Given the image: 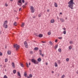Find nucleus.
Masks as SVG:
<instances>
[{"label":"nucleus","instance_id":"f257e3e1","mask_svg":"<svg viewBox=\"0 0 78 78\" xmlns=\"http://www.w3.org/2000/svg\"><path fill=\"white\" fill-rule=\"evenodd\" d=\"M68 7L69 8H70L71 9H73V5L74 4V2H73V0H70L69 2H68Z\"/></svg>","mask_w":78,"mask_h":78},{"label":"nucleus","instance_id":"f03ea898","mask_svg":"<svg viewBox=\"0 0 78 78\" xmlns=\"http://www.w3.org/2000/svg\"><path fill=\"white\" fill-rule=\"evenodd\" d=\"M31 61L33 63H34L35 64H37L39 63V62H37V61L36 60L32 58L31 59Z\"/></svg>","mask_w":78,"mask_h":78},{"label":"nucleus","instance_id":"7ed1b4c3","mask_svg":"<svg viewBox=\"0 0 78 78\" xmlns=\"http://www.w3.org/2000/svg\"><path fill=\"white\" fill-rule=\"evenodd\" d=\"M14 47L15 48H16V50H17L19 48V45H18L17 44H16L14 45Z\"/></svg>","mask_w":78,"mask_h":78},{"label":"nucleus","instance_id":"20e7f679","mask_svg":"<svg viewBox=\"0 0 78 78\" xmlns=\"http://www.w3.org/2000/svg\"><path fill=\"white\" fill-rule=\"evenodd\" d=\"M17 3H18V5H19L20 6H22V3L21 0H19L18 1V2Z\"/></svg>","mask_w":78,"mask_h":78},{"label":"nucleus","instance_id":"39448f33","mask_svg":"<svg viewBox=\"0 0 78 78\" xmlns=\"http://www.w3.org/2000/svg\"><path fill=\"white\" fill-rule=\"evenodd\" d=\"M30 10L32 12H34V8L33 6H31L30 7Z\"/></svg>","mask_w":78,"mask_h":78},{"label":"nucleus","instance_id":"423d86ee","mask_svg":"<svg viewBox=\"0 0 78 78\" xmlns=\"http://www.w3.org/2000/svg\"><path fill=\"white\" fill-rule=\"evenodd\" d=\"M24 44L26 47V48H28V44H27V41H25Z\"/></svg>","mask_w":78,"mask_h":78},{"label":"nucleus","instance_id":"0eeeda50","mask_svg":"<svg viewBox=\"0 0 78 78\" xmlns=\"http://www.w3.org/2000/svg\"><path fill=\"white\" fill-rule=\"evenodd\" d=\"M51 23H55V20L53 19H52L51 20Z\"/></svg>","mask_w":78,"mask_h":78},{"label":"nucleus","instance_id":"6e6552de","mask_svg":"<svg viewBox=\"0 0 78 78\" xmlns=\"http://www.w3.org/2000/svg\"><path fill=\"white\" fill-rule=\"evenodd\" d=\"M17 75L18 76L19 78H20L21 77V75H20V73L19 72H17Z\"/></svg>","mask_w":78,"mask_h":78},{"label":"nucleus","instance_id":"1a4fd4ad","mask_svg":"<svg viewBox=\"0 0 78 78\" xmlns=\"http://www.w3.org/2000/svg\"><path fill=\"white\" fill-rule=\"evenodd\" d=\"M3 27H4L5 28V29H6V28H8V25L7 24H5L3 25Z\"/></svg>","mask_w":78,"mask_h":78},{"label":"nucleus","instance_id":"9d476101","mask_svg":"<svg viewBox=\"0 0 78 78\" xmlns=\"http://www.w3.org/2000/svg\"><path fill=\"white\" fill-rule=\"evenodd\" d=\"M60 20L61 21V22H64L65 21V20L62 18H60Z\"/></svg>","mask_w":78,"mask_h":78},{"label":"nucleus","instance_id":"9b49d317","mask_svg":"<svg viewBox=\"0 0 78 78\" xmlns=\"http://www.w3.org/2000/svg\"><path fill=\"white\" fill-rule=\"evenodd\" d=\"M12 67L13 68H15V65H14V63L12 62Z\"/></svg>","mask_w":78,"mask_h":78},{"label":"nucleus","instance_id":"f8f14e48","mask_svg":"<svg viewBox=\"0 0 78 78\" xmlns=\"http://www.w3.org/2000/svg\"><path fill=\"white\" fill-rule=\"evenodd\" d=\"M8 23V21L7 20H6L5 21L4 23V24L3 25H6V24H7V23Z\"/></svg>","mask_w":78,"mask_h":78},{"label":"nucleus","instance_id":"ddd939ff","mask_svg":"<svg viewBox=\"0 0 78 78\" xmlns=\"http://www.w3.org/2000/svg\"><path fill=\"white\" fill-rule=\"evenodd\" d=\"M24 76L25 77H26L27 76V72H24Z\"/></svg>","mask_w":78,"mask_h":78},{"label":"nucleus","instance_id":"4468645a","mask_svg":"<svg viewBox=\"0 0 78 78\" xmlns=\"http://www.w3.org/2000/svg\"><path fill=\"white\" fill-rule=\"evenodd\" d=\"M54 5L55 7H58V4L56 2H54Z\"/></svg>","mask_w":78,"mask_h":78},{"label":"nucleus","instance_id":"2eb2a0df","mask_svg":"<svg viewBox=\"0 0 78 78\" xmlns=\"http://www.w3.org/2000/svg\"><path fill=\"white\" fill-rule=\"evenodd\" d=\"M37 61H38V62H41V58H39L37 59Z\"/></svg>","mask_w":78,"mask_h":78},{"label":"nucleus","instance_id":"dca6fc26","mask_svg":"<svg viewBox=\"0 0 78 78\" xmlns=\"http://www.w3.org/2000/svg\"><path fill=\"white\" fill-rule=\"evenodd\" d=\"M58 52L61 53V51H62V50H61V48H59L58 49Z\"/></svg>","mask_w":78,"mask_h":78},{"label":"nucleus","instance_id":"f3484780","mask_svg":"<svg viewBox=\"0 0 78 78\" xmlns=\"http://www.w3.org/2000/svg\"><path fill=\"white\" fill-rule=\"evenodd\" d=\"M11 53V51H7V54L8 55H10Z\"/></svg>","mask_w":78,"mask_h":78},{"label":"nucleus","instance_id":"a211bd4d","mask_svg":"<svg viewBox=\"0 0 78 78\" xmlns=\"http://www.w3.org/2000/svg\"><path fill=\"white\" fill-rule=\"evenodd\" d=\"M38 36L39 37H42L43 36V35L42 34H40Z\"/></svg>","mask_w":78,"mask_h":78},{"label":"nucleus","instance_id":"6ab92c4d","mask_svg":"<svg viewBox=\"0 0 78 78\" xmlns=\"http://www.w3.org/2000/svg\"><path fill=\"white\" fill-rule=\"evenodd\" d=\"M48 34L50 35V34H51V30H50L48 33Z\"/></svg>","mask_w":78,"mask_h":78},{"label":"nucleus","instance_id":"aec40b11","mask_svg":"<svg viewBox=\"0 0 78 78\" xmlns=\"http://www.w3.org/2000/svg\"><path fill=\"white\" fill-rule=\"evenodd\" d=\"M55 67H58V64H57L56 62H55Z\"/></svg>","mask_w":78,"mask_h":78},{"label":"nucleus","instance_id":"412c9836","mask_svg":"<svg viewBox=\"0 0 78 78\" xmlns=\"http://www.w3.org/2000/svg\"><path fill=\"white\" fill-rule=\"evenodd\" d=\"M13 72L14 74L16 73V69L14 70L13 71Z\"/></svg>","mask_w":78,"mask_h":78},{"label":"nucleus","instance_id":"4be33fe9","mask_svg":"<svg viewBox=\"0 0 78 78\" xmlns=\"http://www.w3.org/2000/svg\"><path fill=\"white\" fill-rule=\"evenodd\" d=\"M34 50H39V48H38L35 47L34 48Z\"/></svg>","mask_w":78,"mask_h":78},{"label":"nucleus","instance_id":"5701e85b","mask_svg":"<svg viewBox=\"0 0 78 78\" xmlns=\"http://www.w3.org/2000/svg\"><path fill=\"white\" fill-rule=\"evenodd\" d=\"M49 44L50 45H53V43H52V42L51 41H50L49 42Z\"/></svg>","mask_w":78,"mask_h":78},{"label":"nucleus","instance_id":"b1692460","mask_svg":"<svg viewBox=\"0 0 78 78\" xmlns=\"http://www.w3.org/2000/svg\"><path fill=\"white\" fill-rule=\"evenodd\" d=\"M21 27H24V23H23L21 24Z\"/></svg>","mask_w":78,"mask_h":78},{"label":"nucleus","instance_id":"393cba45","mask_svg":"<svg viewBox=\"0 0 78 78\" xmlns=\"http://www.w3.org/2000/svg\"><path fill=\"white\" fill-rule=\"evenodd\" d=\"M61 61L59 60H58V64H60L61 63Z\"/></svg>","mask_w":78,"mask_h":78},{"label":"nucleus","instance_id":"a878e982","mask_svg":"<svg viewBox=\"0 0 78 78\" xmlns=\"http://www.w3.org/2000/svg\"><path fill=\"white\" fill-rule=\"evenodd\" d=\"M66 61L67 62H69V58H67L66 59Z\"/></svg>","mask_w":78,"mask_h":78},{"label":"nucleus","instance_id":"bb28decb","mask_svg":"<svg viewBox=\"0 0 78 78\" xmlns=\"http://www.w3.org/2000/svg\"><path fill=\"white\" fill-rule=\"evenodd\" d=\"M63 34H66V31L64 30L63 31Z\"/></svg>","mask_w":78,"mask_h":78},{"label":"nucleus","instance_id":"cd10ccee","mask_svg":"<svg viewBox=\"0 0 78 78\" xmlns=\"http://www.w3.org/2000/svg\"><path fill=\"white\" fill-rule=\"evenodd\" d=\"M20 66H21V67H24V66H23V65L22 64H20Z\"/></svg>","mask_w":78,"mask_h":78},{"label":"nucleus","instance_id":"c85d7f7f","mask_svg":"<svg viewBox=\"0 0 78 78\" xmlns=\"http://www.w3.org/2000/svg\"><path fill=\"white\" fill-rule=\"evenodd\" d=\"M58 39H62V37H58Z\"/></svg>","mask_w":78,"mask_h":78},{"label":"nucleus","instance_id":"c756f323","mask_svg":"<svg viewBox=\"0 0 78 78\" xmlns=\"http://www.w3.org/2000/svg\"><path fill=\"white\" fill-rule=\"evenodd\" d=\"M14 25L15 26H16V25H17V23H16V22H15L14 23Z\"/></svg>","mask_w":78,"mask_h":78},{"label":"nucleus","instance_id":"7c9ffc66","mask_svg":"<svg viewBox=\"0 0 78 78\" xmlns=\"http://www.w3.org/2000/svg\"><path fill=\"white\" fill-rule=\"evenodd\" d=\"M5 62H8V58H6L5 59Z\"/></svg>","mask_w":78,"mask_h":78},{"label":"nucleus","instance_id":"2f4dec72","mask_svg":"<svg viewBox=\"0 0 78 78\" xmlns=\"http://www.w3.org/2000/svg\"><path fill=\"white\" fill-rule=\"evenodd\" d=\"M29 76L30 77V78H32V77H33V75H32L30 74L29 75Z\"/></svg>","mask_w":78,"mask_h":78},{"label":"nucleus","instance_id":"473e14b6","mask_svg":"<svg viewBox=\"0 0 78 78\" xmlns=\"http://www.w3.org/2000/svg\"><path fill=\"white\" fill-rule=\"evenodd\" d=\"M4 78H8V77H7V76H6V75H5L3 77Z\"/></svg>","mask_w":78,"mask_h":78},{"label":"nucleus","instance_id":"72a5a7b5","mask_svg":"<svg viewBox=\"0 0 78 78\" xmlns=\"http://www.w3.org/2000/svg\"><path fill=\"white\" fill-rule=\"evenodd\" d=\"M41 16H42V14L41 13L38 15V17H40Z\"/></svg>","mask_w":78,"mask_h":78},{"label":"nucleus","instance_id":"f704fd0d","mask_svg":"<svg viewBox=\"0 0 78 78\" xmlns=\"http://www.w3.org/2000/svg\"><path fill=\"white\" fill-rule=\"evenodd\" d=\"M5 6L6 7H7V6H8V4L6 3L5 4Z\"/></svg>","mask_w":78,"mask_h":78},{"label":"nucleus","instance_id":"c9c22d12","mask_svg":"<svg viewBox=\"0 0 78 78\" xmlns=\"http://www.w3.org/2000/svg\"><path fill=\"white\" fill-rule=\"evenodd\" d=\"M58 48V45H56L55 46V49H56Z\"/></svg>","mask_w":78,"mask_h":78},{"label":"nucleus","instance_id":"e433bc0d","mask_svg":"<svg viewBox=\"0 0 78 78\" xmlns=\"http://www.w3.org/2000/svg\"><path fill=\"white\" fill-rule=\"evenodd\" d=\"M65 77V75H62V78H64Z\"/></svg>","mask_w":78,"mask_h":78},{"label":"nucleus","instance_id":"4c0bfd02","mask_svg":"<svg viewBox=\"0 0 78 78\" xmlns=\"http://www.w3.org/2000/svg\"><path fill=\"white\" fill-rule=\"evenodd\" d=\"M2 52H0V56H2Z\"/></svg>","mask_w":78,"mask_h":78},{"label":"nucleus","instance_id":"58836bf2","mask_svg":"<svg viewBox=\"0 0 78 78\" xmlns=\"http://www.w3.org/2000/svg\"><path fill=\"white\" fill-rule=\"evenodd\" d=\"M33 52L32 51H30V54H31V55H32L33 54Z\"/></svg>","mask_w":78,"mask_h":78},{"label":"nucleus","instance_id":"ea45409f","mask_svg":"<svg viewBox=\"0 0 78 78\" xmlns=\"http://www.w3.org/2000/svg\"><path fill=\"white\" fill-rule=\"evenodd\" d=\"M73 41H70L69 43L70 44H73Z\"/></svg>","mask_w":78,"mask_h":78},{"label":"nucleus","instance_id":"a19ab883","mask_svg":"<svg viewBox=\"0 0 78 78\" xmlns=\"http://www.w3.org/2000/svg\"><path fill=\"white\" fill-rule=\"evenodd\" d=\"M69 50H71V49H72V47H71V46H69Z\"/></svg>","mask_w":78,"mask_h":78},{"label":"nucleus","instance_id":"79ce46f5","mask_svg":"<svg viewBox=\"0 0 78 78\" xmlns=\"http://www.w3.org/2000/svg\"><path fill=\"white\" fill-rule=\"evenodd\" d=\"M26 64H27V67L28 68L29 66H28V63H27Z\"/></svg>","mask_w":78,"mask_h":78},{"label":"nucleus","instance_id":"37998d69","mask_svg":"<svg viewBox=\"0 0 78 78\" xmlns=\"http://www.w3.org/2000/svg\"><path fill=\"white\" fill-rule=\"evenodd\" d=\"M21 10H22V8H20L19 9V11H21Z\"/></svg>","mask_w":78,"mask_h":78},{"label":"nucleus","instance_id":"c03bdc74","mask_svg":"<svg viewBox=\"0 0 78 78\" xmlns=\"http://www.w3.org/2000/svg\"><path fill=\"white\" fill-rule=\"evenodd\" d=\"M22 7L23 8H25V5H23Z\"/></svg>","mask_w":78,"mask_h":78},{"label":"nucleus","instance_id":"a18cd8bd","mask_svg":"<svg viewBox=\"0 0 78 78\" xmlns=\"http://www.w3.org/2000/svg\"><path fill=\"white\" fill-rule=\"evenodd\" d=\"M32 17L34 19H35V18H36V16H34Z\"/></svg>","mask_w":78,"mask_h":78},{"label":"nucleus","instance_id":"49530a36","mask_svg":"<svg viewBox=\"0 0 78 78\" xmlns=\"http://www.w3.org/2000/svg\"><path fill=\"white\" fill-rule=\"evenodd\" d=\"M22 2L23 3H24L25 2V1L24 0H22Z\"/></svg>","mask_w":78,"mask_h":78},{"label":"nucleus","instance_id":"de8ad7c7","mask_svg":"<svg viewBox=\"0 0 78 78\" xmlns=\"http://www.w3.org/2000/svg\"><path fill=\"white\" fill-rule=\"evenodd\" d=\"M39 52H40V53H42V50H40Z\"/></svg>","mask_w":78,"mask_h":78},{"label":"nucleus","instance_id":"09e8293b","mask_svg":"<svg viewBox=\"0 0 78 78\" xmlns=\"http://www.w3.org/2000/svg\"><path fill=\"white\" fill-rule=\"evenodd\" d=\"M55 42H58V40H55Z\"/></svg>","mask_w":78,"mask_h":78},{"label":"nucleus","instance_id":"8fccbe9b","mask_svg":"<svg viewBox=\"0 0 78 78\" xmlns=\"http://www.w3.org/2000/svg\"><path fill=\"white\" fill-rule=\"evenodd\" d=\"M41 55L42 56V57H44V54H42Z\"/></svg>","mask_w":78,"mask_h":78},{"label":"nucleus","instance_id":"3c124183","mask_svg":"<svg viewBox=\"0 0 78 78\" xmlns=\"http://www.w3.org/2000/svg\"><path fill=\"white\" fill-rule=\"evenodd\" d=\"M63 30H66V29L65 28H64L63 29Z\"/></svg>","mask_w":78,"mask_h":78},{"label":"nucleus","instance_id":"603ef678","mask_svg":"<svg viewBox=\"0 0 78 78\" xmlns=\"http://www.w3.org/2000/svg\"><path fill=\"white\" fill-rule=\"evenodd\" d=\"M42 43H46L45 41H42Z\"/></svg>","mask_w":78,"mask_h":78},{"label":"nucleus","instance_id":"864d4df0","mask_svg":"<svg viewBox=\"0 0 78 78\" xmlns=\"http://www.w3.org/2000/svg\"><path fill=\"white\" fill-rule=\"evenodd\" d=\"M25 5H27V2H26L25 3Z\"/></svg>","mask_w":78,"mask_h":78},{"label":"nucleus","instance_id":"5fc2aeb1","mask_svg":"<svg viewBox=\"0 0 78 78\" xmlns=\"http://www.w3.org/2000/svg\"><path fill=\"white\" fill-rule=\"evenodd\" d=\"M39 54L40 55H42V52H40Z\"/></svg>","mask_w":78,"mask_h":78},{"label":"nucleus","instance_id":"6e6d98bb","mask_svg":"<svg viewBox=\"0 0 78 78\" xmlns=\"http://www.w3.org/2000/svg\"><path fill=\"white\" fill-rule=\"evenodd\" d=\"M60 15H62V12H60Z\"/></svg>","mask_w":78,"mask_h":78},{"label":"nucleus","instance_id":"4d7b16f0","mask_svg":"<svg viewBox=\"0 0 78 78\" xmlns=\"http://www.w3.org/2000/svg\"><path fill=\"white\" fill-rule=\"evenodd\" d=\"M47 12H49L50 11V10L48 9L47 10Z\"/></svg>","mask_w":78,"mask_h":78},{"label":"nucleus","instance_id":"13d9d810","mask_svg":"<svg viewBox=\"0 0 78 78\" xmlns=\"http://www.w3.org/2000/svg\"><path fill=\"white\" fill-rule=\"evenodd\" d=\"M46 66L47 65H48V63L47 62H46L45 63Z\"/></svg>","mask_w":78,"mask_h":78},{"label":"nucleus","instance_id":"bf43d9fd","mask_svg":"<svg viewBox=\"0 0 78 78\" xmlns=\"http://www.w3.org/2000/svg\"><path fill=\"white\" fill-rule=\"evenodd\" d=\"M29 66H30V65H31V63H30V62H29Z\"/></svg>","mask_w":78,"mask_h":78},{"label":"nucleus","instance_id":"052dcab7","mask_svg":"<svg viewBox=\"0 0 78 78\" xmlns=\"http://www.w3.org/2000/svg\"><path fill=\"white\" fill-rule=\"evenodd\" d=\"M2 34V31H0V34Z\"/></svg>","mask_w":78,"mask_h":78},{"label":"nucleus","instance_id":"680f3d73","mask_svg":"<svg viewBox=\"0 0 78 78\" xmlns=\"http://www.w3.org/2000/svg\"><path fill=\"white\" fill-rule=\"evenodd\" d=\"M14 0H10V2H13Z\"/></svg>","mask_w":78,"mask_h":78},{"label":"nucleus","instance_id":"e2e57ef3","mask_svg":"<svg viewBox=\"0 0 78 78\" xmlns=\"http://www.w3.org/2000/svg\"><path fill=\"white\" fill-rule=\"evenodd\" d=\"M52 73H54V72L53 71H52Z\"/></svg>","mask_w":78,"mask_h":78},{"label":"nucleus","instance_id":"0e129e2a","mask_svg":"<svg viewBox=\"0 0 78 78\" xmlns=\"http://www.w3.org/2000/svg\"><path fill=\"white\" fill-rule=\"evenodd\" d=\"M27 78H30V76H27Z\"/></svg>","mask_w":78,"mask_h":78},{"label":"nucleus","instance_id":"69168bd1","mask_svg":"<svg viewBox=\"0 0 78 78\" xmlns=\"http://www.w3.org/2000/svg\"><path fill=\"white\" fill-rule=\"evenodd\" d=\"M65 19H66V20H67V18L66 17V18H65Z\"/></svg>","mask_w":78,"mask_h":78},{"label":"nucleus","instance_id":"338daca9","mask_svg":"<svg viewBox=\"0 0 78 78\" xmlns=\"http://www.w3.org/2000/svg\"><path fill=\"white\" fill-rule=\"evenodd\" d=\"M76 73H77V74H78V71L76 72Z\"/></svg>","mask_w":78,"mask_h":78},{"label":"nucleus","instance_id":"774afa93","mask_svg":"<svg viewBox=\"0 0 78 78\" xmlns=\"http://www.w3.org/2000/svg\"><path fill=\"white\" fill-rule=\"evenodd\" d=\"M17 19H18V17H16Z\"/></svg>","mask_w":78,"mask_h":78}]
</instances>
